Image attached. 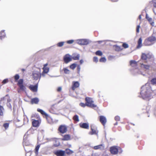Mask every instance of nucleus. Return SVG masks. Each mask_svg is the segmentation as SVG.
I'll return each mask as SVG.
<instances>
[{
	"mask_svg": "<svg viewBox=\"0 0 156 156\" xmlns=\"http://www.w3.org/2000/svg\"><path fill=\"white\" fill-rule=\"evenodd\" d=\"M15 81L16 82L17 81V85L19 87L20 89L23 91H25L26 88L23 84L24 81L23 79H20L18 80L20 78V76L19 74H16L14 76Z\"/></svg>",
	"mask_w": 156,
	"mask_h": 156,
	"instance_id": "f257e3e1",
	"label": "nucleus"
},
{
	"mask_svg": "<svg viewBox=\"0 0 156 156\" xmlns=\"http://www.w3.org/2000/svg\"><path fill=\"white\" fill-rule=\"evenodd\" d=\"M150 89L149 87H147L146 86H143L141 87L140 93L143 99L148 98L151 96L149 92Z\"/></svg>",
	"mask_w": 156,
	"mask_h": 156,
	"instance_id": "f03ea898",
	"label": "nucleus"
},
{
	"mask_svg": "<svg viewBox=\"0 0 156 156\" xmlns=\"http://www.w3.org/2000/svg\"><path fill=\"white\" fill-rule=\"evenodd\" d=\"M109 151L113 155L117 154L119 152V153H121L122 151L120 147L117 146H113L110 147Z\"/></svg>",
	"mask_w": 156,
	"mask_h": 156,
	"instance_id": "7ed1b4c3",
	"label": "nucleus"
},
{
	"mask_svg": "<svg viewBox=\"0 0 156 156\" xmlns=\"http://www.w3.org/2000/svg\"><path fill=\"white\" fill-rule=\"evenodd\" d=\"M85 101L87 106L91 108L96 107L97 105L94 104V101L92 98L87 97L85 98Z\"/></svg>",
	"mask_w": 156,
	"mask_h": 156,
	"instance_id": "20e7f679",
	"label": "nucleus"
},
{
	"mask_svg": "<svg viewBox=\"0 0 156 156\" xmlns=\"http://www.w3.org/2000/svg\"><path fill=\"white\" fill-rule=\"evenodd\" d=\"M156 40V39L153 36L150 37L145 40L144 44L145 46L151 45Z\"/></svg>",
	"mask_w": 156,
	"mask_h": 156,
	"instance_id": "39448f33",
	"label": "nucleus"
},
{
	"mask_svg": "<svg viewBox=\"0 0 156 156\" xmlns=\"http://www.w3.org/2000/svg\"><path fill=\"white\" fill-rule=\"evenodd\" d=\"M32 76L34 80L40 79L41 77L40 70L39 71H34L32 73Z\"/></svg>",
	"mask_w": 156,
	"mask_h": 156,
	"instance_id": "423d86ee",
	"label": "nucleus"
},
{
	"mask_svg": "<svg viewBox=\"0 0 156 156\" xmlns=\"http://www.w3.org/2000/svg\"><path fill=\"white\" fill-rule=\"evenodd\" d=\"M91 131L89 132V134L90 135H97L98 133V131L97 127L92 125L90 126Z\"/></svg>",
	"mask_w": 156,
	"mask_h": 156,
	"instance_id": "0eeeda50",
	"label": "nucleus"
},
{
	"mask_svg": "<svg viewBox=\"0 0 156 156\" xmlns=\"http://www.w3.org/2000/svg\"><path fill=\"white\" fill-rule=\"evenodd\" d=\"M67 127L64 125H61L59 127L58 131L62 134L64 133L67 131Z\"/></svg>",
	"mask_w": 156,
	"mask_h": 156,
	"instance_id": "6e6552de",
	"label": "nucleus"
},
{
	"mask_svg": "<svg viewBox=\"0 0 156 156\" xmlns=\"http://www.w3.org/2000/svg\"><path fill=\"white\" fill-rule=\"evenodd\" d=\"M32 126L34 127L39 126L41 122V119L36 120L35 119H32Z\"/></svg>",
	"mask_w": 156,
	"mask_h": 156,
	"instance_id": "1a4fd4ad",
	"label": "nucleus"
},
{
	"mask_svg": "<svg viewBox=\"0 0 156 156\" xmlns=\"http://www.w3.org/2000/svg\"><path fill=\"white\" fill-rule=\"evenodd\" d=\"M152 57V55L149 53L145 54L142 53L141 56V59L143 60H145L147 59H150Z\"/></svg>",
	"mask_w": 156,
	"mask_h": 156,
	"instance_id": "9d476101",
	"label": "nucleus"
},
{
	"mask_svg": "<svg viewBox=\"0 0 156 156\" xmlns=\"http://www.w3.org/2000/svg\"><path fill=\"white\" fill-rule=\"evenodd\" d=\"M54 154L57 156H65V152L62 150H58L54 152Z\"/></svg>",
	"mask_w": 156,
	"mask_h": 156,
	"instance_id": "9b49d317",
	"label": "nucleus"
},
{
	"mask_svg": "<svg viewBox=\"0 0 156 156\" xmlns=\"http://www.w3.org/2000/svg\"><path fill=\"white\" fill-rule=\"evenodd\" d=\"M105 146L103 144H101L97 146H94L93 147V149L94 150L99 149L101 150H103L105 149Z\"/></svg>",
	"mask_w": 156,
	"mask_h": 156,
	"instance_id": "f8f14e48",
	"label": "nucleus"
},
{
	"mask_svg": "<svg viewBox=\"0 0 156 156\" xmlns=\"http://www.w3.org/2000/svg\"><path fill=\"white\" fill-rule=\"evenodd\" d=\"M73 85L72 86V89L74 90L75 89L78 87L80 86V83L78 81H73Z\"/></svg>",
	"mask_w": 156,
	"mask_h": 156,
	"instance_id": "ddd939ff",
	"label": "nucleus"
},
{
	"mask_svg": "<svg viewBox=\"0 0 156 156\" xmlns=\"http://www.w3.org/2000/svg\"><path fill=\"white\" fill-rule=\"evenodd\" d=\"M37 112H40L43 115H44L45 116L46 119L48 120V119L50 118V117L48 114L46 113L44 111L40 109L39 108H37Z\"/></svg>",
	"mask_w": 156,
	"mask_h": 156,
	"instance_id": "4468645a",
	"label": "nucleus"
},
{
	"mask_svg": "<svg viewBox=\"0 0 156 156\" xmlns=\"http://www.w3.org/2000/svg\"><path fill=\"white\" fill-rule=\"evenodd\" d=\"M38 86L37 84L35 85H30L29 88L33 92H36L37 90Z\"/></svg>",
	"mask_w": 156,
	"mask_h": 156,
	"instance_id": "2eb2a0df",
	"label": "nucleus"
},
{
	"mask_svg": "<svg viewBox=\"0 0 156 156\" xmlns=\"http://www.w3.org/2000/svg\"><path fill=\"white\" fill-rule=\"evenodd\" d=\"M72 60V58L69 55H66L64 58V61L66 63H67Z\"/></svg>",
	"mask_w": 156,
	"mask_h": 156,
	"instance_id": "dca6fc26",
	"label": "nucleus"
},
{
	"mask_svg": "<svg viewBox=\"0 0 156 156\" xmlns=\"http://www.w3.org/2000/svg\"><path fill=\"white\" fill-rule=\"evenodd\" d=\"M99 121L103 126L105 125L107 121L106 118L102 115L99 116Z\"/></svg>",
	"mask_w": 156,
	"mask_h": 156,
	"instance_id": "f3484780",
	"label": "nucleus"
},
{
	"mask_svg": "<svg viewBox=\"0 0 156 156\" xmlns=\"http://www.w3.org/2000/svg\"><path fill=\"white\" fill-rule=\"evenodd\" d=\"M80 126V128L88 129H89V125L88 123H81L79 124Z\"/></svg>",
	"mask_w": 156,
	"mask_h": 156,
	"instance_id": "a211bd4d",
	"label": "nucleus"
},
{
	"mask_svg": "<svg viewBox=\"0 0 156 156\" xmlns=\"http://www.w3.org/2000/svg\"><path fill=\"white\" fill-rule=\"evenodd\" d=\"M71 139V136L69 134H66L63 136V137L61 140L63 141H68Z\"/></svg>",
	"mask_w": 156,
	"mask_h": 156,
	"instance_id": "6ab92c4d",
	"label": "nucleus"
},
{
	"mask_svg": "<svg viewBox=\"0 0 156 156\" xmlns=\"http://www.w3.org/2000/svg\"><path fill=\"white\" fill-rule=\"evenodd\" d=\"M39 100L37 98H35L31 99L30 102L31 104H37L38 103Z\"/></svg>",
	"mask_w": 156,
	"mask_h": 156,
	"instance_id": "aec40b11",
	"label": "nucleus"
},
{
	"mask_svg": "<svg viewBox=\"0 0 156 156\" xmlns=\"http://www.w3.org/2000/svg\"><path fill=\"white\" fill-rule=\"evenodd\" d=\"M48 65V64L47 63L44 64V67L42 68L44 72L47 73L48 72L49 69V68L48 67H47Z\"/></svg>",
	"mask_w": 156,
	"mask_h": 156,
	"instance_id": "412c9836",
	"label": "nucleus"
},
{
	"mask_svg": "<svg viewBox=\"0 0 156 156\" xmlns=\"http://www.w3.org/2000/svg\"><path fill=\"white\" fill-rule=\"evenodd\" d=\"M80 57V55L77 54H73L72 55V59L74 60H78Z\"/></svg>",
	"mask_w": 156,
	"mask_h": 156,
	"instance_id": "4be33fe9",
	"label": "nucleus"
},
{
	"mask_svg": "<svg viewBox=\"0 0 156 156\" xmlns=\"http://www.w3.org/2000/svg\"><path fill=\"white\" fill-rule=\"evenodd\" d=\"M64 151L65 152V154L66 155L67 154V155H69L74 153L73 151L71 150L69 148H66Z\"/></svg>",
	"mask_w": 156,
	"mask_h": 156,
	"instance_id": "5701e85b",
	"label": "nucleus"
},
{
	"mask_svg": "<svg viewBox=\"0 0 156 156\" xmlns=\"http://www.w3.org/2000/svg\"><path fill=\"white\" fill-rule=\"evenodd\" d=\"M32 119H35L36 120L41 119L39 115L37 114H32L31 116Z\"/></svg>",
	"mask_w": 156,
	"mask_h": 156,
	"instance_id": "b1692460",
	"label": "nucleus"
},
{
	"mask_svg": "<svg viewBox=\"0 0 156 156\" xmlns=\"http://www.w3.org/2000/svg\"><path fill=\"white\" fill-rule=\"evenodd\" d=\"M142 41L141 37L137 41L138 45L137 46V48H140L142 46Z\"/></svg>",
	"mask_w": 156,
	"mask_h": 156,
	"instance_id": "393cba45",
	"label": "nucleus"
},
{
	"mask_svg": "<svg viewBox=\"0 0 156 156\" xmlns=\"http://www.w3.org/2000/svg\"><path fill=\"white\" fill-rule=\"evenodd\" d=\"M140 65L141 67L147 70L149 69L150 67V65H145L143 63H140Z\"/></svg>",
	"mask_w": 156,
	"mask_h": 156,
	"instance_id": "a878e982",
	"label": "nucleus"
},
{
	"mask_svg": "<svg viewBox=\"0 0 156 156\" xmlns=\"http://www.w3.org/2000/svg\"><path fill=\"white\" fill-rule=\"evenodd\" d=\"M5 34L4 30H2L0 33V38L2 39L5 37Z\"/></svg>",
	"mask_w": 156,
	"mask_h": 156,
	"instance_id": "bb28decb",
	"label": "nucleus"
},
{
	"mask_svg": "<svg viewBox=\"0 0 156 156\" xmlns=\"http://www.w3.org/2000/svg\"><path fill=\"white\" fill-rule=\"evenodd\" d=\"M114 47L115 50L117 51H121L122 49L120 46L117 45H114Z\"/></svg>",
	"mask_w": 156,
	"mask_h": 156,
	"instance_id": "cd10ccee",
	"label": "nucleus"
},
{
	"mask_svg": "<svg viewBox=\"0 0 156 156\" xmlns=\"http://www.w3.org/2000/svg\"><path fill=\"white\" fill-rule=\"evenodd\" d=\"M24 146H29L30 145V143L27 140H24L23 142Z\"/></svg>",
	"mask_w": 156,
	"mask_h": 156,
	"instance_id": "c85d7f7f",
	"label": "nucleus"
},
{
	"mask_svg": "<svg viewBox=\"0 0 156 156\" xmlns=\"http://www.w3.org/2000/svg\"><path fill=\"white\" fill-rule=\"evenodd\" d=\"M81 44L83 45H87L88 44V42L85 39H83L80 41Z\"/></svg>",
	"mask_w": 156,
	"mask_h": 156,
	"instance_id": "c756f323",
	"label": "nucleus"
},
{
	"mask_svg": "<svg viewBox=\"0 0 156 156\" xmlns=\"http://www.w3.org/2000/svg\"><path fill=\"white\" fill-rule=\"evenodd\" d=\"M63 70L65 74H68L70 73V71L66 68H63Z\"/></svg>",
	"mask_w": 156,
	"mask_h": 156,
	"instance_id": "7c9ffc66",
	"label": "nucleus"
},
{
	"mask_svg": "<svg viewBox=\"0 0 156 156\" xmlns=\"http://www.w3.org/2000/svg\"><path fill=\"white\" fill-rule=\"evenodd\" d=\"M73 119L75 121L78 122L79 121V117L77 115H75L73 117Z\"/></svg>",
	"mask_w": 156,
	"mask_h": 156,
	"instance_id": "2f4dec72",
	"label": "nucleus"
},
{
	"mask_svg": "<svg viewBox=\"0 0 156 156\" xmlns=\"http://www.w3.org/2000/svg\"><path fill=\"white\" fill-rule=\"evenodd\" d=\"M77 66V64L76 63H73L69 66L70 68L73 70Z\"/></svg>",
	"mask_w": 156,
	"mask_h": 156,
	"instance_id": "473e14b6",
	"label": "nucleus"
},
{
	"mask_svg": "<svg viewBox=\"0 0 156 156\" xmlns=\"http://www.w3.org/2000/svg\"><path fill=\"white\" fill-rule=\"evenodd\" d=\"M151 83L152 85L156 84V78L152 79L151 81Z\"/></svg>",
	"mask_w": 156,
	"mask_h": 156,
	"instance_id": "72a5a7b5",
	"label": "nucleus"
},
{
	"mask_svg": "<svg viewBox=\"0 0 156 156\" xmlns=\"http://www.w3.org/2000/svg\"><path fill=\"white\" fill-rule=\"evenodd\" d=\"M40 145H38L35 147V153L36 154H37L38 153V151L39 149L40 148Z\"/></svg>",
	"mask_w": 156,
	"mask_h": 156,
	"instance_id": "f704fd0d",
	"label": "nucleus"
},
{
	"mask_svg": "<svg viewBox=\"0 0 156 156\" xmlns=\"http://www.w3.org/2000/svg\"><path fill=\"white\" fill-rule=\"evenodd\" d=\"M95 54L96 55H98V56H101L102 55V52L101 51H99V50L95 52Z\"/></svg>",
	"mask_w": 156,
	"mask_h": 156,
	"instance_id": "c9c22d12",
	"label": "nucleus"
},
{
	"mask_svg": "<svg viewBox=\"0 0 156 156\" xmlns=\"http://www.w3.org/2000/svg\"><path fill=\"white\" fill-rule=\"evenodd\" d=\"M130 64L131 65H133L134 64L135 66H136L137 65V62L134 60H131L130 61Z\"/></svg>",
	"mask_w": 156,
	"mask_h": 156,
	"instance_id": "e433bc0d",
	"label": "nucleus"
},
{
	"mask_svg": "<svg viewBox=\"0 0 156 156\" xmlns=\"http://www.w3.org/2000/svg\"><path fill=\"white\" fill-rule=\"evenodd\" d=\"M64 42H61L58 43L57 44V46L58 47H61L63 46L64 43Z\"/></svg>",
	"mask_w": 156,
	"mask_h": 156,
	"instance_id": "4c0bfd02",
	"label": "nucleus"
},
{
	"mask_svg": "<svg viewBox=\"0 0 156 156\" xmlns=\"http://www.w3.org/2000/svg\"><path fill=\"white\" fill-rule=\"evenodd\" d=\"M122 46L125 48H126L129 47L128 44L125 43H124L122 44Z\"/></svg>",
	"mask_w": 156,
	"mask_h": 156,
	"instance_id": "58836bf2",
	"label": "nucleus"
},
{
	"mask_svg": "<svg viewBox=\"0 0 156 156\" xmlns=\"http://www.w3.org/2000/svg\"><path fill=\"white\" fill-rule=\"evenodd\" d=\"M9 124L8 123H5L3 125V126L4 127L5 129H6L9 126Z\"/></svg>",
	"mask_w": 156,
	"mask_h": 156,
	"instance_id": "ea45409f",
	"label": "nucleus"
},
{
	"mask_svg": "<svg viewBox=\"0 0 156 156\" xmlns=\"http://www.w3.org/2000/svg\"><path fill=\"white\" fill-rule=\"evenodd\" d=\"M79 105H80V106H81L82 107L84 108L86 106H87V104H86V102L85 103H80V104Z\"/></svg>",
	"mask_w": 156,
	"mask_h": 156,
	"instance_id": "a19ab883",
	"label": "nucleus"
},
{
	"mask_svg": "<svg viewBox=\"0 0 156 156\" xmlns=\"http://www.w3.org/2000/svg\"><path fill=\"white\" fill-rule=\"evenodd\" d=\"M106 61V59L105 57L101 58L99 60V61L101 62H105Z\"/></svg>",
	"mask_w": 156,
	"mask_h": 156,
	"instance_id": "79ce46f5",
	"label": "nucleus"
},
{
	"mask_svg": "<svg viewBox=\"0 0 156 156\" xmlns=\"http://www.w3.org/2000/svg\"><path fill=\"white\" fill-rule=\"evenodd\" d=\"M4 109L2 106H0V115H3L2 111Z\"/></svg>",
	"mask_w": 156,
	"mask_h": 156,
	"instance_id": "37998d69",
	"label": "nucleus"
},
{
	"mask_svg": "<svg viewBox=\"0 0 156 156\" xmlns=\"http://www.w3.org/2000/svg\"><path fill=\"white\" fill-rule=\"evenodd\" d=\"M148 21H149V22L150 23V24L151 25H153V24H154V23L152 20V19L151 18H148V19H147Z\"/></svg>",
	"mask_w": 156,
	"mask_h": 156,
	"instance_id": "c03bdc74",
	"label": "nucleus"
},
{
	"mask_svg": "<svg viewBox=\"0 0 156 156\" xmlns=\"http://www.w3.org/2000/svg\"><path fill=\"white\" fill-rule=\"evenodd\" d=\"M130 125H133V126H135V124H133V123H129L128 125H126V129H129V127L130 126Z\"/></svg>",
	"mask_w": 156,
	"mask_h": 156,
	"instance_id": "a18cd8bd",
	"label": "nucleus"
},
{
	"mask_svg": "<svg viewBox=\"0 0 156 156\" xmlns=\"http://www.w3.org/2000/svg\"><path fill=\"white\" fill-rule=\"evenodd\" d=\"M115 119L116 121H119L120 120V117L119 116H116L115 118Z\"/></svg>",
	"mask_w": 156,
	"mask_h": 156,
	"instance_id": "49530a36",
	"label": "nucleus"
},
{
	"mask_svg": "<svg viewBox=\"0 0 156 156\" xmlns=\"http://www.w3.org/2000/svg\"><path fill=\"white\" fill-rule=\"evenodd\" d=\"M74 41L73 40H71L67 41L66 42L69 44H72L74 42Z\"/></svg>",
	"mask_w": 156,
	"mask_h": 156,
	"instance_id": "de8ad7c7",
	"label": "nucleus"
},
{
	"mask_svg": "<svg viewBox=\"0 0 156 156\" xmlns=\"http://www.w3.org/2000/svg\"><path fill=\"white\" fill-rule=\"evenodd\" d=\"M8 82V79H4V80H3V81H2V83L3 84H5V83H6Z\"/></svg>",
	"mask_w": 156,
	"mask_h": 156,
	"instance_id": "09e8293b",
	"label": "nucleus"
},
{
	"mask_svg": "<svg viewBox=\"0 0 156 156\" xmlns=\"http://www.w3.org/2000/svg\"><path fill=\"white\" fill-rule=\"evenodd\" d=\"M140 28V25L137 26L136 28V32L137 33H138L139 32V30Z\"/></svg>",
	"mask_w": 156,
	"mask_h": 156,
	"instance_id": "8fccbe9b",
	"label": "nucleus"
},
{
	"mask_svg": "<svg viewBox=\"0 0 156 156\" xmlns=\"http://www.w3.org/2000/svg\"><path fill=\"white\" fill-rule=\"evenodd\" d=\"M153 6L156 8V0H154L152 1Z\"/></svg>",
	"mask_w": 156,
	"mask_h": 156,
	"instance_id": "3c124183",
	"label": "nucleus"
},
{
	"mask_svg": "<svg viewBox=\"0 0 156 156\" xmlns=\"http://www.w3.org/2000/svg\"><path fill=\"white\" fill-rule=\"evenodd\" d=\"M94 61L95 62H97L98 61V58L96 57H94L93 58Z\"/></svg>",
	"mask_w": 156,
	"mask_h": 156,
	"instance_id": "603ef678",
	"label": "nucleus"
},
{
	"mask_svg": "<svg viewBox=\"0 0 156 156\" xmlns=\"http://www.w3.org/2000/svg\"><path fill=\"white\" fill-rule=\"evenodd\" d=\"M80 65L77 66V70L78 72H80Z\"/></svg>",
	"mask_w": 156,
	"mask_h": 156,
	"instance_id": "864d4df0",
	"label": "nucleus"
},
{
	"mask_svg": "<svg viewBox=\"0 0 156 156\" xmlns=\"http://www.w3.org/2000/svg\"><path fill=\"white\" fill-rule=\"evenodd\" d=\"M62 90V88L61 87H58L57 89V91H58V92H60Z\"/></svg>",
	"mask_w": 156,
	"mask_h": 156,
	"instance_id": "5fc2aeb1",
	"label": "nucleus"
},
{
	"mask_svg": "<svg viewBox=\"0 0 156 156\" xmlns=\"http://www.w3.org/2000/svg\"><path fill=\"white\" fill-rule=\"evenodd\" d=\"M45 74H47V73L44 72L43 71L42 73L41 74V76H42L44 77L45 76Z\"/></svg>",
	"mask_w": 156,
	"mask_h": 156,
	"instance_id": "6e6d98bb",
	"label": "nucleus"
},
{
	"mask_svg": "<svg viewBox=\"0 0 156 156\" xmlns=\"http://www.w3.org/2000/svg\"><path fill=\"white\" fill-rule=\"evenodd\" d=\"M83 62V60H81L80 61V64H82Z\"/></svg>",
	"mask_w": 156,
	"mask_h": 156,
	"instance_id": "4d7b16f0",
	"label": "nucleus"
},
{
	"mask_svg": "<svg viewBox=\"0 0 156 156\" xmlns=\"http://www.w3.org/2000/svg\"><path fill=\"white\" fill-rule=\"evenodd\" d=\"M113 2H116L118 1L119 0H111Z\"/></svg>",
	"mask_w": 156,
	"mask_h": 156,
	"instance_id": "13d9d810",
	"label": "nucleus"
},
{
	"mask_svg": "<svg viewBox=\"0 0 156 156\" xmlns=\"http://www.w3.org/2000/svg\"><path fill=\"white\" fill-rule=\"evenodd\" d=\"M21 70L23 72H24V71H25V69H22Z\"/></svg>",
	"mask_w": 156,
	"mask_h": 156,
	"instance_id": "bf43d9fd",
	"label": "nucleus"
},
{
	"mask_svg": "<svg viewBox=\"0 0 156 156\" xmlns=\"http://www.w3.org/2000/svg\"><path fill=\"white\" fill-rule=\"evenodd\" d=\"M139 18L140 19H141V15H139Z\"/></svg>",
	"mask_w": 156,
	"mask_h": 156,
	"instance_id": "052dcab7",
	"label": "nucleus"
},
{
	"mask_svg": "<svg viewBox=\"0 0 156 156\" xmlns=\"http://www.w3.org/2000/svg\"><path fill=\"white\" fill-rule=\"evenodd\" d=\"M11 100L10 99L8 100L7 101L8 102H9Z\"/></svg>",
	"mask_w": 156,
	"mask_h": 156,
	"instance_id": "680f3d73",
	"label": "nucleus"
},
{
	"mask_svg": "<svg viewBox=\"0 0 156 156\" xmlns=\"http://www.w3.org/2000/svg\"><path fill=\"white\" fill-rule=\"evenodd\" d=\"M118 124V122H116L115 124H114V125H117Z\"/></svg>",
	"mask_w": 156,
	"mask_h": 156,
	"instance_id": "e2e57ef3",
	"label": "nucleus"
},
{
	"mask_svg": "<svg viewBox=\"0 0 156 156\" xmlns=\"http://www.w3.org/2000/svg\"><path fill=\"white\" fill-rule=\"evenodd\" d=\"M136 136V137L137 138H138V137H139V136Z\"/></svg>",
	"mask_w": 156,
	"mask_h": 156,
	"instance_id": "0e129e2a",
	"label": "nucleus"
},
{
	"mask_svg": "<svg viewBox=\"0 0 156 156\" xmlns=\"http://www.w3.org/2000/svg\"><path fill=\"white\" fill-rule=\"evenodd\" d=\"M98 156V155H94V156Z\"/></svg>",
	"mask_w": 156,
	"mask_h": 156,
	"instance_id": "69168bd1",
	"label": "nucleus"
},
{
	"mask_svg": "<svg viewBox=\"0 0 156 156\" xmlns=\"http://www.w3.org/2000/svg\"><path fill=\"white\" fill-rule=\"evenodd\" d=\"M10 104L11 108V105L10 104Z\"/></svg>",
	"mask_w": 156,
	"mask_h": 156,
	"instance_id": "338daca9",
	"label": "nucleus"
},
{
	"mask_svg": "<svg viewBox=\"0 0 156 156\" xmlns=\"http://www.w3.org/2000/svg\"><path fill=\"white\" fill-rule=\"evenodd\" d=\"M139 149H142V148H139Z\"/></svg>",
	"mask_w": 156,
	"mask_h": 156,
	"instance_id": "774afa93",
	"label": "nucleus"
}]
</instances>
